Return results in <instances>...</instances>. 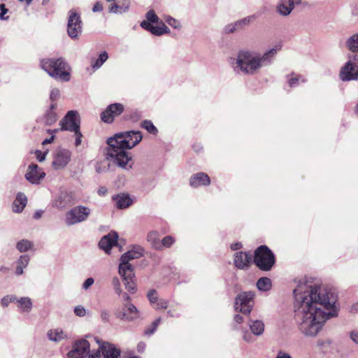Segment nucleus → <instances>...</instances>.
Segmentation results:
<instances>
[{"mask_svg": "<svg viewBox=\"0 0 358 358\" xmlns=\"http://www.w3.org/2000/svg\"><path fill=\"white\" fill-rule=\"evenodd\" d=\"M293 294L294 318L307 336H315L328 319L337 315V294L331 287L306 280L300 282Z\"/></svg>", "mask_w": 358, "mask_h": 358, "instance_id": "nucleus-1", "label": "nucleus"}, {"mask_svg": "<svg viewBox=\"0 0 358 358\" xmlns=\"http://www.w3.org/2000/svg\"><path fill=\"white\" fill-rule=\"evenodd\" d=\"M143 136L139 131H127L115 134L108 138L106 159L125 170L132 169V156L127 151L137 145Z\"/></svg>", "mask_w": 358, "mask_h": 358, "instance_id": "nucleus-2", "label": "nucleus"}, {"mask_svg": "<svg viewBox=\"0 0 358 358\" xmlns=\"http://www.w3.org/2000/svg\"><path fill=\"white\" fill-rule=\"evenodd\" d=\"M280 48L281 46L278 45L263 55L246 49L240 50L236 58L231 62L232 68L236 73L254 75L261 68L270 65Z\"/></svg>", "mask_w": 358, "mask_h": 358, "instance_id": "nucleus-3", "label": "nucleus"}, {"mask_svg": "<svg viewBox=\"0 0 358 358\" xmlns=\"http://www.w3.org/2000/svg\"><path fill=\"white\" fill-rule=\"evenodd\" d=\"M41 68L52 78L62 82H67L71 78V67L65 59L47 58L41 60Z\"/></svg>", "mask_w": 358, "mask_h": 358, "instance_id": "nucleus-4", "label": "nucleus"}, {"mask_svg": "<svg viewBox=\"0 0 358 358\" xmlns=\"http://www.w3.org/2000/svg\"><path fill=\"white\" fill-rule=\"evenodd\" d=\"M275 262V255L266 245H260L255 250L254 263L261 271H271Z\"/></svg>", "mask_w": 358, "mask_h": 358, "instance_id": "nucleus-5", "label": "nucleus"}, {"mask_svg": "<svg viewBox=\"0 0 358 358\" xmlns=\"http://www.w3.org/2000/svg\"><path fill=\"white\" fill-rule=\"evenodd\" d=\"M91 214V209L87 206H76L65 214L64 222L66 226H73L86 221Z\"/></svg>", "mask_w": 358, "mask_h": 358, "instance_id": "nucleus-6", "label": "nucleus"}, {"mask_svg": "<svg viewBox=\"0 0 358 358\" xmlns=\"http://www.w3.org/2000/svg\"><path fill=\"white\" fill-rule=\"evenodd\" d=\"M83 31V22L80 15L71 9L68 13L67 34L72 39H76Z\"/></svg>", "mask_w": 358, "mask_h": 358, "instance_id": "nucleus-7", "label": "nucleus"}, {"mask_svg": "<svg viewBox=\"0 0 358 358\" xmlns=\"http://www.w3.org/2000/svg\"><path fill=\"white\" fill-rule=\"evenodd\" d=\"M254 296L255 294L252 292H244L238 294L234 301L236 311H239L244 315L250 314L254 304Z\"/></svg>", "mask_w": 358, "mask_h": 358, "instance_id": "nucleus-8", "label": "nucleus"}, {"mask_svg": "<svg viewBox=\"0 0 358 358\" xmlns=\"http://www.w3.org/2000/svg\"><path fill=\"white\" fill-rule=\"evenodd\" d=\"M119 273L122 278L125 289L131 294L136 291L134 282V272L132 265L119 264Z\"/></svg>", "mask_w": 358, "mask_h": 358, "instance_id": "nucleus-9", "label": "nucleus"}, {"mask_svg": "<svg viewBox=\"0 0 358 358\" xmlns=\"http://www.w3.org/2000/svg\"><path fill=\"white\" fill-rule=\"evenodd\" d=\"M80 120L76 110H70L60 120V130L73 131L80 129Z\"/></svg>", "mask_w": 358, "mask_h": 358, "instance_id": "nucleus-10", "label": "nucleus"}, {"mask_svg": "<svg viewBox=\"0 0 358 358\" xmlns=\"http://www.w3.org/2000/svg\"><path fill=\"white\" fill-rule=\"evenodd\" d=\"M117 318L121 320L133 321L138 317L137 308L131 302L124 303L122 308H118L115 312Z\"/></svg>", "mask_w": 358, "mask_h": 358, "instance_id": "nucleus-11", "label": "nucleus"}, {"mask_svg": "<svg viewBox=\"0 0 358 358\" xmlns=\"http://www.w3.org/2000/svg\"><path fill=\"white\" fill-rule=\"evenodd\" d=\"M90 343L82 339L76 341L73 345V348L67 353L68 358H84L90 353Z\"/></svg>", "mask_w": 358, "mask_h": 358, "instance_id": "nucleus-12", "label": "nucleus"}, {"mask_svg": "<svg viewBox=\"0 0 358 358\" xmlns=\"http://www.w3.org/2000/svg\"><path fill=\"white\" fill-rule=\"evenodd\" d=\"M339 78L344 82L358 80V66L351 62H346L341 69Z\"/></svg>", "mask_w": 358, "mask_h": 358, "instance_id": "nucleus-13", "label": "nucleus"}, {"mask_svg": "<svg viewBox=\"0 0 358 358\" xmlns=\"http://www.w3.org/2000/svg\"><path fill=\"white\" fill-rule=\"evenodd\" d=\"M45 173L36 164L31 163L29 165L25 178L33 185H38L45 178Z\"/></svg>", "mask_w": 358, "mask_h": 358, "instance_id": "nucleus-14", "label": "nucleus"}, {"mask_svg": "<svg viewBox=\"0 0 358 358\" xmlns=\"http://www.w3.org/2000/svg\"><path fill=\"white\" fill-rule=\"evenodd\" d=\"M71 152L65 148H59L57 149L52 166L55 169L58 170L64 168L70 162Z\"/></svg>", "mask_w": 358, "mask_h": 358, "instance_id": "nucleus-15", "label": "nucleus"}, {"mask_svg": "<svg viewBox=\"0 0 358 358\" xmlns=\"http://www.w3.org/2000/svg\"><path fill=\"white\" fill-rule=\"evenodd\" d=\"M119 236L115 231H111L103 236L99 242V248L106 253L109 254L111 248L117 244Z\"/></svg>", "mask_w": 358, "mask_h": 358, "instance_id": "nucleus-16", "label": "nucleus"}, {"mask_svg": "<svg viewBox=\"0 0 358 358\" xmlns=\"http://www.w3.org/2000/svg\"><path fill=\"white\" fill-rule=\"evenodd\" d=\"M234 265L238 269H247L252 262V255L245 252H238L234 254Z\"/></svg>", "mask_w": 358, "mask_h": 358, "instance_id": "nucleus-17", "label": "nucleus"}, {"mask_svg": "<svg viewBox=\"0 0 358 358\" xmlns=\"http://www.w3.org/2000/svg\"><path fill=\"white\" fill-rule=\"evenodd\" d=\"M100 350L103 358H119L121 354L120 348L108 342H101Z\"/></svg>", "mask_w": 358, "mask_h": 358, "instance_id": "nucleus-18", "label": "nucleus"}, {"mask_svg": "<svg viewBox=\"0 0 358 358\" xmlns=\"http://www.w3.org/2000/svg\"><path fill=\"white\" fill-rule=\"evenodd\" d=\"M210 184V179L208 176L203 172L194 174L189 179V185L192 187H198L199 186H207Z\"/></svg>", "mask_w": 358, "mask_h": 358, "instance_id": "nucleus-19", "label": "nucleus"}, {"mask_svg": "<svg viewBox=\"0 0 358 358\" xmlns=\"http://www.w3.org/2000/svg\"><path fill=\"white\" fill-rule=\"evenodd\" d=\"M141 256H143V249L141 247H138L136 250H129L121 256L120 264L131 265L129 264V261L138 259Z\"/></svg>", "mask_w": 358, "mask_h": 358, "instance_id": "nucleus-20", "label": "nucleus"}, {"mask_svg": "<svg viewBox=\"0 0 358 358\" xmlns=\"http://www.w3.org/2000/svg\"><path fill=\"white\" fill-rule=\"evenodd\" d=\"M57 103H52L43 115V121L47 126H51L57 120V115L55 112Z\"/></svg>", "mask_w": 358, "mask_h": 358, "instance_id": "nucleus-21", "label": "nucleus"}, {"mask_svg": "<svg viewBox=\"0 0 358 358\" xmlns=\"http://www.w3.org/2000/svg\"><path fill=\"white\" fill-rule=\"evenodd\" d=\"M115 206L118 209H124L129 207L133 201L128 194H119L113 197Z\"/></svg>", "mask_w": 358, "mask_h": 358, "instance_id": "nucleus-22", "label": "nucleus"}, {"mask_svg": "<svg viewBox=\"0 0 358 358\" xmlns=\"http://www.w3.org/2000/svg\"><path fill=\"white\" fill-rule=\"evenodd\" d=\"M71 203V196L66 192H62L55 199L53 206L59 210H62Z\"/></svg>", "mask_w": 358, "mask_h": 358, "instance_id": "nucleus-23", "label": "nucleus"}, {"mask_svg": "<svg viewBox=\"0 0 358 358\" xmlns=\"http://www.w3.org/2000/svg\"><path fill=\"white\" fill-rule=\"evenodd\" d=\"M27 203V198L24 193L19 192L13 203V210L15 213H21Z\"/></svg>", "mask_w": 358, "mask_h": 358, "instance_id": "nucleus-24", "label": "nucleus"}, {"mask_svg": "<svg viewBox=\"0 0 358 358\" xmlns=\"http://www.w3.org/2000/svg\"><path fill=\"white\" fill-rule=\"evenodd\" d=\"M248 325L253 335L259 336L263 334L264 331V324L262 320H249Z\"/></svg>", "mask_w": 358, "mask_h": 358, "instance_id": "nucleus-25", "label": "nucleus"}, {"mask_svg": "<svg viewBox=\"0 0 358 358\" xmlns=\"http://www.w3.org/2000/svg\"><path fill=\"white\" fill-rule=\"evenodd\" d=\"M290 0H280L276 6V11L282 16L289 15L294 10L290 3Z\"/></svg>", "mask_w": 358, "mask_h": 358, "instance_id": "nucleus-26", "label": "nucleus"}, {"mask_svg": "<svg viewBox=\"0 0 358 358\" xmlns=\"http://www.w3.org/2000/svg\"><path fill=\"white\" fill-rule=\"evenodd\" d=\"M30 261V257L28 255H22L16 261V268L15 274L17 276L24 273V268H25Z\"/></svg>", "mask_w": 358, "mask_h": 358, "instance_id": "nucleus-27", "label": "nucleus"}, {"mask_svg": "<svg viewBox=\"0 0 358 358\" xmlns=\"http://www.w3.org/2000/svg\"><path fill=\"white\" fill-rule=\"evenodd\" d=\"M47 336L50 341L55 342H59L67 338L66 334L62 329H59L50 330Z\"/></svg>", "mask_w": 358, "mask_h": 358, "instance_id": "nucleus-28", "label": "nucleus"}, {"mask_svg": "<svg viewBox=\"0 0 358 358\" xmlns=\"http://www.w3.org/2000/svg\"><path fill=\"white\" fill-rule=\"evenodd\" d=\"M16 301L17 303V307L22 312L29 313L31 311L32 308V301L29 297H21L20 299H17Z\"/></svg>", "mask_w": 358, "mask_h": 358, "instance_id": "nucleus-29", "label": "nucleus"}, {"mask_svg": "<svg viewBox=\"0 0 358 358\" xmlns=\"http://www.w3.org/2000/svg\"><path fill=\"white\" fill-rule=\"evenodd\" d=\"M147 240L150 243L152 248L156 250H161V241L159 238L158 232L152 231L148 233Z\"/></svg>", "mask_w": 358, "mask_h": 358, "instance_id": "nucleus-30", "label": "nucleus"}, {"mask_svg": "<svg viewBox=\"0 0 358 358\" xmlns=\"http://www.w3.org/2000/svg\"><path fill=\"white\" fill-rule=\"evenodd\" d=\"M271 287V280L267 277H262L257 282V287L260 291H268Z\"/></svg>", "mask_w": 358, "mask_h": 358, "instance_id": "nucleus-31", "label": "nucleus"}, {"mask_svg": "<svg viewBox=\"0 0 358 358\" xmlns=\"http://www.w3.org/2000/svg\"><path fill=\"white\" fill-rule=\"evenodd\" d=\"M347 48L352 52H358V34L350 36L345 43Z\"/></svg>", "mask_w": 358, "mask_h": 358, "instance_id": "nucleus-32", "label": "nucleus"}, {"mask_svg": "<svg viewBox=\"0 0 358 358\" xmlns=\"http://www.w3.org/2000/svg\"><path fill=\"white\" fill-rule=\"evenodd\" d=\"M33 246V242L27 239H22L16 244V248L20 252H26L31 250Z\"/></svg>", "mask_w": 358, "mask_h": 358, "instance_id": "nucleus-33", "label": "nucleus"}, {"mask_svg": "<svg viewBox=\"0 0 358 358\" xmlns=\"http://www.w3.org/2000/svg\"><path fill=\"white\" fill-rule=\"evenodd\" d=\"M108 53L106 51L102 52L99 55V57L94 61L92 62V67L94 70L99 69L103 63L108 59Z\"/></svg>", "mask_w": 358, "mask_h": 358, "instance_id": "nucleus-34", "label": "nucleus"}, {"mask_svg": "<svg viewBox=\"0 0 358 358\" xmlns=\"http://www.w3.org/2000/svg\"><path fill=\"white\" fill-rule=\"evenodd\" d=\"M255 18V15H251L234 22V24L236 30L238 31L243 29L245 27L248 26L250 23L252 19Z\"/></svg>", "mask_w": 358, "mask_h": 358, "instance_id": "nucleus-35", "label": "nucleus"}, {"mask_svg": "<svg viewBox=\"0 0 358 358\" xmlns=\"http://www.w3.org/2000/svg\"><path fill=\"white\" fill-rule=\"evenodd\" d=\"M162 25L159 26H152V30L150 33L155 36H162L164 34L170 33V29L169 27L165 25L163 22H162Z\"/></svg>", "mask_w": 358, "mask_h": 358, "instance_id": "nucleus-36", "label": "nucleus"}, {"mask_svg": "<svg viewBox=\"0 0 358 358\" xmlns=\"http://www.w3.org/2000/svg\"><path fill=\"white\" fill-rule=\"evenodd\" d=\"M141 127L147 130L150 134H157L158 130L150 120H145L141 122Z\"/></svg>", "mask_w": 358, "mask_h": 358, "instance_id": "nucleus-37", "label": "nucleus"}, {"mask_svg": "<svg viewBox=\"0 0 358 358\" xmlns=\"http://www.w3.org/2000/svg\"><path fill=\"white\" fill-rule=\"evenodd\" d=\"M101 119L106 123H112L113 122L114 116L111 113V110L109 109V106L101 113Z\"/></svg>", "mask_w": 358, "mask_h": 358, "instance_id": "nucleus-38", "label": "nucleus"}, {"mask_svg": "<svg viewBox=\"0 0 358 358\" xmlns=\"http://www.w3.org/2000/svg\"><path fill=\"white\" fill-rule=\"evenodd\" d=\"M109 109L114 117L120 115L124 111V106L119 103H115L109 105Z\"/></svg>", "mask_w": 358, "mask_h": 358, "instance_id": "nucleus-39", "label": "nucleus"}, {"mask_svg": "<svg viewBox=\"0 0 358 358\" xmlns=\"http://www.w3.org/2000/svg\"><path fill=\"white\" fill-rule=\"evenodd\" d=\"M160 322H161L160 317H158L157 319H156L150 327H147L144 330V334L146 336H151L152 334H153L155 332Z\"/></svg>", "mask_w": 358, "mask_h": 358, "instance_id": "nucleus-40", "label": "nucleus"}, {"mask_svg": "<svg viewBox=\"0 0 358 358\" xmlns=\"http://www.w3.org/2000/svg\"><path fill=\"white\" fill-rule=\"evenodd\" d=\"M17 300V298L15 295L13 294H10V295H6L5 296H3L1 299V306L3 307V308H6L8 306V305L12 303V302H14Z\"/></svg>", "mask_w": 358, "mask_h": 358, "instance_id": "nucleus-41", "label": "nucleus"}, {"mask_svg": "<svg viewBox=\"0 0 358 358\" xmlns=\"http://www.w3.org/2000/svg\"><path fill=\"white\" fill-rule=\"evenodd\" d=\"M300 82L304 83L306 82V80L301 76H297L289 79L288 84L290 87H295L299 85Z\"/></svg>", "mask_w": 358, "mask_h": 358, "instance_id": "nucleus-42", "label": "nucleus"}, {"mask_svg": "<svg viewBox=\"0 0 358 358\" xmlns=\"http://www.w3.org/2000/svg\"><path fill=\"white\" fill-rule=\"evenodd\" d=\"M147 297L152 305L157 303L159 299L158 293L155 289H152L148 291L147 293Z\"/></svg>", "mask_w": 358, "mask_h": 358, "instance_id": "nucleus-43", "label": "nucleus"}, {"mask_svg": "<svg viewBox=\"0 0 358 358\" xmlns=\"http://www.w3.org/2000/svg\"><path fill=\"white\" fill-rule=\"evenodd\" d=\"M146 20L152 23H157L159 22V17L156 15L153 10H148L145 14Z\"/></svg>", "mask_w": 358, "mask_h": 358, "instance_id": "nucleus-44", "label": "nucleus"}, {"mask_svg": "<svg viewBox=\"0 0 358 358\" xmlns=\"http://www.w3.org/2000/svg\"><path fill=\"white\" fill-rule=\"evenodd\" d=\"M112 285L113 287V289L115 290V292L120 296L122 293V290L121 289V284L119 278L117 277H114L112 280Z\"/></svg>", "mask_w": 358, "mask_h": 358, "instance_id": "nucleus-45", "label": "nucleus"}, {"mask_svg": "<svg viewBox=\"0 0 358 358\" xmlns=\"http://www.w3.org/2000/svg\"><path fill=\"white\" fill-rule=\"evenodd\" d=\"M174 243V238L171 236H165L162 241H161V250L164 247L169 248L171 247Z\"/></svg>", "mask_w": 358, "mask_h": 358, "instance_id": "nucleus-46", "label": "nucleus"}, {"mask_svg": "<svg viewBox=\"0 0 358 358\" xmlns=\"http://www.w3.org/2000/svg\"><path fill=\"white\" fill-rule=\"evenodd\" d=\"M165 21L173 29H180L181 27L180 22L171 16L166 17Z\"/></svg>", "mask_w": 358, "mask_h": 358, "instance_id": "nucleus-47", "label": "nucleus"}, {"mask_svg": "<svg viewBox=\"0 0 358 358\" xmlns=\"http://www.w3.org/2000/svg\"><path fill=\"white\" fill-rule=\"evenodd\" d=\"M168 307V301L163 299H159L157 302L154 304V308L156 310L166 309Z\"/></svg>", "mask_w": 358, "mask_h": 358, "instance_id": "nucleus-48", "label": "nucleus"}, {"mask_svg": "<svg viewBox=\"0 0 358 358\" xmlns=\"http://www.w3.org/2000/svg\"><path fill=\"white\" fill-rule=\"evenodd\" d=\"M120 3V13H123L127 12L129 10L130 6L129 0H123L122 1H118Z\"/></svg>", "mask_w": 358, "mask_h": 358, "instance_id": "nucleus-49", "label": "nucleus"}, {"mask_svg": "<svg viewBox=\"0 0 358 358\" xmlns=\"http://www.w3.org/2000/svg\"><path fill=\"white\" fill-rule=\"evenodd\" d=\"M60 96V91L58 88L52 89L50 94V99L52 102L57 101Z\"/></svg>", "mask_w": 358, "mask_h": 358, "instance_id": "nucleus-50", "label": "nucleus"}, {"mask_svg": "<svg viewBox=\"0 0 358 358\" xmlns=\"http://www.w3.org/2000/svg\"><path fill=\"white\" fill-rule=\"evenodd\" d=\"M96 343L100 345L101 341L98 338H96ZM88 355L87 358H101V350H100V346L97 350L92 351L91 354L89 353Z\"/></svg>", "mask_w": 358, "mask_h": 358, "instance_id": "nucleus-51", "label": "nucleus"}, {"mask_svg": "<svg viewBox=\"0 0 358 358\" xmlns=\"http://www.w3.org/2000/svg\"><path fill=\"white\" fill-rule=\"evenodd\" d=\"M74 313L76 316L83 317L86 314V310L83 306H77L74 308Z\"/></svg>", "mask_w": 358, "mask_h": 358, "instance_id": "nucleus-52", "label": "nucleus"}, {"mask_svg": "<svg viewBox=\"0 0 358 358\" xmlns=\"http://www.w3.org/2000/svg\"><path fill=\"white\" fill-rule=\"evenodd\" d=\"M100 317H101L102 322H109L110 317L109 310H108L106 309L101 310L100 312Z\"/></svg>", "mask_w": 358, "mask_h": 358, "instance_id": "nucleus-53", "label": "nucleus"}, {"mask_svg": "<svg viewBox=\"0 0 358 358\" xmlns=\"http://www.w3.org/2000/svg\"><path fill=\"white\" fill-rule=\"evenodd\" d=\"M8 12V9L6 8L5 4H0V18L2 20L8 19V16H6V14Z\"/></svg>", "mask_w": 358, "mask_h": 358, "instance_id": "nucleus-54", "label": "nucleus"}, {"mask_svg": "<svg viewBox=\"0 0 358 358\" xmlns=\"http://www.w3.org/2000/svg\"><path fill=\"white\" fill-rule=\"evenodd\" d=\"M349 337L354 343L358 345V329L350 331Z\"/></svg>", "mask_w": 358, "mask_h": 358, "instance_id": "nucleus-55", "label": "nucleus"}, {"mask_svg": "<svg viewBox=\"0 0 358 358\" xmlns=\"http://www.w3.org/2000/svg\"><path fill=\"white\" fill-rule=\"evenodd\" d=\"M243 339L245 342L250 343H253L255 341V338H254L252 334L248 332V331H243Z\"/></svg>", "mask_w": 358, "mask_h": 358, "instance_id": "nucleus-56", "label": "nucleus"}, {"mask_svg": "<svg viewBox=\"0 0 358 358\" xmlns=\"http://www.w3.org/2000/svg\"><path fill=\"white\" fill-rule=\"evenodd\" d=\"M72 132L75 133V135H76L75 145H76V147H78V146H79L81 144V142H82L81 138L83 137V135H82V134L80 132V129L74 130Z\"/></svg>", "mask_w": 358, "mask_h": 358, "instance_id": "nucleus-57", "label": "nucleus"}, {"mask_svg": "<svg viewBox=\"0 0 358 358\" xmlns=\"http://www.w3.org/2000/svg\"><path fill=\"white\" fill-rule=\"evenodd\" d=\"M236 31V30L234 22L227 24L223 29V31L224 34H233Z\"/></svg>", "mask_w": 358, "mask_h": 358, "instance_id": "nucleus-58", "label": "nucleus"}, {"mask_svg": "<svg viewBox=\"0 0 358 358\" xmlns=\"http://www.w3.org/2000/svg\"><path fill=\"white\" fill-rule=\"evenodd\" d=\"M94 280L93 278H88L83 282L82 287L83 289L87 290L94 284Z\"/></svg>", "mask_w": 358, "mask_h": 358, "instance_id": "nucleus-59", "label": "nucleus"}, {"mask_svg": "<svg viewBox=\"0 0 358 358\" xmlns=\"http://www.w3.org/2000/svg\"><path fill=\"white\" fill-rule=\"evenodd\" d=\"M109 12L113 13H120V3H113L109 6Z\"/></svg>", "mask_w": 358, "mask_h": 358, "instance_id": "nucleus-60", "label": "nucleus"}, {"mask_svg": "<svg viewBox=\"0 0 358 358\" xmlns=\"http://www.w3.org/2000/svg\"><path fill=\"white\" fill-rule=\"evenodd\" d=\"M151 23H152V22H148V20H143V21L141 22L140 26H141L143 29H145L146 31H150H150H151V30H152V26H153V25H152V24H151Z\"/></svg>", "mask_w": 358, "mask_h": 358, "instance_id": "nucleus-61", "label": "nucleus"}, {"mask_svg": "<svg viewBox=\"0 0 358 358\" xmlns=\"http://www.w3.org/2000/svg\"><path fill=\"white\" fill-rule=\"evenodd\" d=\"M142 117L141 113L139 111H134L130 115L129 119L133 122H137Z\"/></svg>", "mask_w": 358, "mask_h": 358, "instance_id": "nucleus-62", "label": "nucleus"}, {"mask_svg": "<svg viewBox=\"0 0 358 358\" xmlns=\"http://www.w3.org/2000/svg\"><path fill=\"white\" fill-rule=\"evenodd\" d=\"M47 152H41V150L36 151V159L38 162H42L45 159Z\"/></svg>", "mask_w": 358, "mask_h": 358, "instance_id": "nucleus-63", "label": "nucleus"}, {"mask_svg": "<svg viewBox=\"0 0 358 358\" xmlns=\"http://www.w3.org/2000/svg\"><path fill=\"white\" fill-rule=\"evenodd\" d=\"M275 358H292L289 354L280 351Z\"/></svg>", "mask_w": 358, "mask_h": 358, "instance_id": "nucleus-64", "label": "nucleus"}]
</instances>
